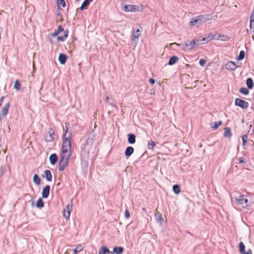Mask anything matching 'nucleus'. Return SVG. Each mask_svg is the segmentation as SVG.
<instances>
[{
  "instance_id": "obj_1",
  "label": "nucleus",
  "mask_w": 254,
  "mask_h": 254,
  "mask_svg": "<svg viewBox=\"0 0 254 254\" xmlns=\"http://www.w3.org/2000/svg\"><path fill=\"white\" fill-rule=\"evenodd\" d=\"M68 132V127L66 126L64 130V133L63 135V143L62 146L61 154H72L71 142V133Z\"/></svg>"
},
{
  "instance_id": "obj_2",
  "label": "nucleus",
  "mask_w": 254,
  "mask_h": 254,
  "mask_svg": "<svg viewBox=\"0 0 254 254\" xmlns=\"http://www.w3.org/2000/svg\"><path fill=\"white\" fill-rule=\"evenodd\" d=\"M206 37L201 38L200 37L191 40V47L205 44L215 38V35L210 33L208 35H205Z\"/></svg>"
},
{
  "instance_id": "obj_3",
  "label": "nucleus",
  "mask_w": 254,
  "mask_h": 254,
  "mask_svg": "<svg viewBox=\"0 0 254 254\" xmlns=\"http://www.w3.org/2000/svg\"><path fill=\"white\" fill-rule=\"evenodd\" d=\"M212 18L211 14L201 15L191 19V27L195 25H199L207 20H211Z\"/></svg>"
},
{
  "instance_id": "obj_4",
  "label": "nucleus",
  "mask_w": 254,
  "mask_h": 254,
  "mask_svg": "<svg viewBox=\"0 0 254 254\" xmlns=\"http://www.w3.org/2000/svg\"><path fill=\"white\" fill-rule=\"evenodd\" d=\"M212 18L211 14L201 15L191 19V27L195 25H199L207 20H211Z\"/></svg>"
},
{
  "instance_id": "obj_5",
  "label": "nucleus",
  "mask_w": 254,
  "mask_h": 254,
  "mask_svg": "<svg viewBox=\"0 0 254 254\" xmlns=\"http://www.w3.org/2000/svg\"><path fill=\"white\" fill-rule=\"evenodd\" d=\"M212 18L211 14L201 15L191 19V27L195 25H199L207 20H211Z\"/></svg>"
},
{
  "instance_id": "obj_6",
  "label": "nucleus",
  "mask_w": 254,
  "mask_h": 254,
  "mask_svg": "<svg viewBox=\"0 0 254 254\" xmlns=\"http://www.w3.org/2000/svg\"><path fill=\"white\" fill-rule=\"evenodd\" d=\"M212 18L211 14L201 15L191 19V27L195 25H199L207 20H211Z\"/></svg>"
},
{
  "instance_id": "obj_7",
  "label": "nucleus",
  "mask_w": 254,
  "mask_h": 254,
  "mask_svg": "<svg viewBox=\"0 0 254 254\" xmlns=\"http://www.w3.org/2000/svg\"><path fill=\"white\" fill-rule=\"evenodd\" d=\"M71 155L69 154H63L60 155V160L59 163V170L63 171L64 170L65 167L67 166L69 160L70 158Z\"/></svg>"
},
{
  "instance_id": "obj_8",
  "label": "nucleus",
  "mask_w": 254,
  "mask_h": 254,
  "mask_svg": "<svg viewBox=\"0 0 254 254\" xmlns=\"http://www.w3.org/2000/svg\"><path fill=\"white\" fill-rule=\"evenodd\" d=\"M124 10L126 12H136L141 11L142 8L138 5L128 4L125 5Z\"/></svg>"
},
{
  "instance_id": "obj_9",
  "label": "nucleus",
  "mask_w": 254,
  "mask_h": 254,
  "mask_svg": "<svg viewBox=\"0 0 254 254\" xmlns=\"http://www.w3.org/2000/svg\"><path fill=\"white\" fill-rule=\"evenodd\" d=\"M235 104L236 106H239L242 109H247L249 106V104L247 101L240 98H236L235 99Z\"/></svg>"
},
{
  "instance_id": "obj_10",
  "label": "nucleus",
  "mask_w": 254,
  "mask_h": 254,
  "mask_svg": "<svg viewBox=\"0 0 254 254\" xmlns=\"http://www.w3.org/2000/svg\"><path fill=\"white\" fill-rule=\"evenodd\" d=\"M235 200L238 204H243L245 203L247 208L250 206V204L248 203V200L246 199L243 195H240L238 197L236 198Z\"/></svg>"
},
{
  "instance_id": "obj_11",
  "label": "nucleus",
  "mask_w": 254,
  "mask_h": 254,
  "mask_svg": "<svg viewBox=\"0 0 254 254\" xmlns=\"http://www.w3.org/2000/svg\"><path fill=\"white\" fill-rule=\"evenodd\" d=\"M55 132L53 128H50L48 135H46L45 140L46 142H51L54 139Z\"/></svg>"
},
{
  "instance_id": "obj_12",
  "label": "nucleus",
  "mask_w": 254,
  "mask_h": 254,
  "mask_svg": "<svg viewBox=\"0 0 254 254\" xmlns=\"http://www.w3.org/2000/svg\"><path fill=\"white\" fill-rule=\"evenodd\" d=\"M72 204H68L66 206V208L64 209L63 211V216L67 220L69 218L70 214V210L72 208Z\"/></svg>"
},
{
  "instance_id": "obj_13",
  "label": "nucleus",
  "mask_w": 254,
  "mask_h": 254,
  "mask_svg": "<svg viewBox=\"0 0 254 254\" xmlns=\"http://www.w3.org/2000/svg\"><path fill=\"white\" fill-rule=\"evenodd\" d=\"M239 65H236V63L232 61L228 62L225 65L226 69L234 71L235 70Z\"/></svg>"
},
{
  "instance_id": "obj_14",
  "label": "nucleus",
  "mask_w": 254,
  "mask_h": 254,
  "mask_svg": "<svg viewBox=\"0 0 254 254\" xmlns=\"http://www.w3.org/2000/svg\"><path fill=\"white\" fill-rule=\"evenodd\" d=\"M50 191V186L49 185H46L42 189V195L43 198H47L48 197Z\"/></svg>"
},
{
  "instance_id": "obj_15",
  "label": "nucleus",
  "mask_w": 254,
  "mask_h": 254,
  "mask_svg": "<svg viewBox=\"0 0 254 254\" xmlns=\"http://www.w3.org/2000/svg\"><path fill=\"white\" fill-rule=\"evenodd\" d=\"M67 59V56L64 53H60L59 55L58 60L61 64H64Z\"/></svg>"
},
{
  "instance_id": "obj_16",
  "label": "nucleus",
  "mask_w": 254,
  "mask_h": 254,
  "mask_svg": "<svg viewBox=\"0 0 254 254\" xmlns=\"http://www.w3.org/2000/svg\"><path fill=\"white\" fill-rule=\"evenodd\" d=\"M44 174L42 175L43 178H45L48 182H51L52 180V175L50 170H46L44 172Z\"/></svg>"
},
{
  "instance_id": "obj_17",
  "label": "nucleus",
  "mask_w": 254,
  "mask_h": 254,
  "mask_svg": "<svg viewBox=\"0 0 254 254\" xmlns=\"http://www.w3.org/2000/svg\"><path fill=\"white\" fill-rule=\"evenodd\" d=\"M134 152V148L132 146H127L125 152V155L126 157V158H129L133 153Z\"/></svg>"
},
{
  "instance_id": "obj_18",
  "label": "nucleus",
  "mask_w": 254,
  "mask_h": 254,
  "mask_svg": "<svg viewBox=\"0 0 254 254\" xmlns=\"http://www.w3.org/2000/svg\"><path fill=\"white\" fill-rule=\"evenodd\" d=\"M124 251V248L122 247H115L111 252V254H122Z\"/></svg>"
},
{
  "instance_id": "obj_19",
  "label": "nucleus",
  "mask_w": 254,
  "mask_h": 254,
  "mask_svg": "<svg viewBox=\"0 0 254 254\" xmlns=\"http://www.w3.org/2000/svg\"><path fill=\"white\" fill-rule=\"evenodd\" d=\"M92 0H84L83 2H82L81 6L76 9V11H78V10H80V11L83 10L84 9H86L88 5H89L90 3Z\"/></svg>"
},
{
  "instance_id": "obj_20",
  "label": "nucleus",
  "mask_w": 254,
  "mask_h": 254,
  "mask_svg": "<svg viewBox=\"0 0 254 254\" xmlns=\"http://www.w3.org/2000/svg\"><path fill=\"white\" fill-rule=\"evenodd\" d=\"M127 142L129 144H133L136 141V135L133 133H129L127 135Z\"/></svg>"
},
{
  "instance_id": "obj_21",
  "label": "nucleus",
  "mask_w": 254,
  "mask_h": 254,
  "mask_svg": "<svg viewBox=\"0 0 254 254\" xmlns=\"http://www.w3.org/2000/svg\"><path fill=\"white\" fill-rule=\"evenodd\" d=\"M58 160V155L56 153H53L49 157L50 162L51 165H55Z\"/></svg>"
},
{
  "instance_id": "obj_22",
  "label": "nucleus",
  "mask_w": 254,
  "mask_h": 254,
  "mask_svg": "<svg viewBox=\"0 0 254 254\" xmlns=\"http://www.w3.org/2000/svg\"><path fill=\"white\" fill-rule=\"evenodd\" d=\"M9 106H10V103H7L3 107V108H2V109L1 110V115L2 116V117H5L7 114Z\"/></svg>"
},
{
  "instance_id": "obj_23",
  "label": "nucleus",
  "mask_w": 254,
  "mask_h": 254,
  "mask_svg": "<svg viewBox=\"0 0 254 254\" xmlns=\"http://www.w3.org/2000/svg\"><path fill=\"white\" fill-rule=\"evenodd\" d=\"M111 253L109 249L105 246H102L100 247L99 251V254H107Z\"/></svg>"
},
{
  "instance_id": "obj_24",
  "label": "nucleus",
  "mask_w": 254,
  "mask_h": 254,
  "mask_svg": "<svg viewBox=\"0 0 254 254\" xmlns=\"http://www.w3.org/2000/svg\"><path fill=\"white\" fill-rule=\"evenodd\" d=\"M64 36H59L57 37V40L59 41H62L64 42L65 39L68 37V30L66 29L65 30H64Z\"/></svg>"
},
{
  "instance_id": "obj_25",
  "label": "nucleus",
  "mask_w": 254,
  "mask_h": 254,
  "mask_svg": "<svg viewBox=\"0 0 254 254\" xmlns=\"http://www.w3.org/2000/svg\"><path fill=\"white\" fill-rule=\"evenodd\" d=\"M178 61L179 58L177 56H172L169 60L168 64L170 65H174L177 63Z\"/></svg>"
},
{
  "instance_id": "obj_26",
  "label": "nucleus",
  "mask_w": 254,
  "mask_h": 254,
  "mask_svg": "<svg viewBox=\"0 0 254 254\" xmlns=\"http://www.w3.org/2000/svg\"><path fill=\"white\" fill-rule=\"evenodd\" d=\"M215 38H214L213 39H216V40H219L221 41H228L230 39V38L225 35H219L218 36H217L216 34H215Z\"/></svg>"
},
{
  "instance_id": "obj_27",
  "label": "nucleus",
  "mask_w": 254,
  "mask_h": 254,
  "mask_svg": "<svg viewBox=\"0 0 254 254\" xmlns=\"http://www.w3.org/2000/svg\"><path fill=\"white\" fill-rule=\"evenodd\" d=\"M36 206L37 208L41 209L44 206V202L42 198H39L36 202Z\"/></svg>"
},
{
  "instance_id": "obj_28",
  "label": "nucleus",
  "mask_w": 254,
  "mask_h": 254,
  "mask_svg": "<svg viewBox=\"0 0 254 254\" xmlns=\"http://www.w3.org/2000/svg\"><path fill=\"white\" fill-rule=\"evenodd\" d=\"M33 182L37 186H39L41 184V179L37 174H35L33 178Z\"/></svg>"
},
{
  "instance_id": "obj_29",
  "label": "nucleus",
  "mask_w": 254,
  "mask_h": 254,
  "mask_svg": "<svg viewBox=\"0 0 254 254\" xmlns=\"http://www.w3.org/2000/svg\"><path fill=\"white\" fill-rule=\"evenodd\" d=\"M173 191L176 194H178L181 192L180 186L176 184L173 186Z\"/></svg>"
},
{
  "instance_id": "obj_30",
  "label": "nucleus",
  "mask_w": 254,
  "mask_h": 254,
  "mask_svg": "<svg viewBox=\"0 0 254 254\" xmlns=\"http://www.w3.org/2000/svg\"><path fill=\"white\" fill-rule=\"evenodd\" d=\"M83 249V247L81 245H78L76 247L72 250L74 254H77L79 252L82 251Z\"/></svg>"
},
{
  "instance_id": "obj_31",
  "label": "nucleus",
  "mask_w": 254,
  "mask_h": 254,
  "mask_svg": "<svg viewBox=\"0 0 254 254\" xmlns=\"http://www.w3.org/2000/svg\"><path fill=\"white\" fill-rule=\"evenodd\" d=\"M222 124V122L221 121H219L218 122H214L213 123H212L211 124V127L214 129H217L219 127H220L221 125Z\"/></svg>"
},
{
  "instance_id": "obj_32",
  "label": "nucleus",
  "mask_w": 254,
  "mask_h": 254,
  "mask_svg": "<svg viewBox=\"0 0 254 254\" xmlns=\"http://www.w3.org/2000/svg\"><path fill=\"white\" fill-rule=\"evenodd\" d=\"M224 129H225V131H224V136L225 137L230 138L231 136V135H232L231 131L230 128H229V127H225Z\"/></svg>"
},
{
  "instance_id": "obj_33",
  "label": "nucleus",
  "mask_w": 254,
  "mask_h": 254,
  "mask_svg": "<svg viewBox=\"0 0 254 254\" xmlns=\"http://www.w3.org/2000/svg\"><path fill=\"white\" fill-rule=\"evenodd\" d=\"M246 84H247V86L249 89H251L253 88V87L254 86V83H253V79L251 78H249L247 79Z\"/></svg>"
},
{
  "instance_id": "obj_34",
  "label": "nucleus",
  "mask_w": 254,
  "mask_h": 254,
  "mask_svg": "<svg viewBox=\"0 0 254 254\" xmlns=\"http://www.w3.org/2000/svg\"><path fill=\"white\" fill-rule=\"evenodd\" d=\"M155 218L156 219V221L157 222H159L161 223V220H162V215L158 211L155 212Z\"/></svg>"
},
{
  "instance_id": "obj_35",
  "label": "nucleus",
  "mask_w": 254,
  "mask_h": 254,
  "mask_svg": "<svg viewBox=\"0 0 254 254\" xmlns=\"http://www.w3.org/2000/svg\"><path fill=\"white\" fill-rule=\"evenodd\" d=\"M156 143L154 141L150 140L147 143V148L149 150H153Z\"/></svg>"
},
{
  "instance_id": "obj_36",
  "label": "nucleus",
  "mask_w": 254,
  "mask_h": 254,
  "mask_svg": "<svg viewBox=\"0 0 254 254\" xmlns=\"http://www.w3.org/2000/svg\"><path fill=\"white\" fill-rule=\"evenodd\" d=\"M239 250L241 254H245V246L243 242L239 243Z\"/></svg>"
},
{
  "instance_id": "obj_37",
  "label": "nucleus",
  "mask_w": 254,
  "mask_h": 254,
  "mask_svg": "<svg viewBox=\"0 0 254 254\" xmlns=\"http://www.w3.org/2000/svg\"><path fill=\"white\" fill-rule=\"evenodd\" d=\"M20 87H21V84H20V82L18 80H17V79L16 80L14 83V88L16 90L18 91L20 89Z\"/></svg>"
},
{
  "instance_id": "obj_38",
  "label": "nucleus",
  "mask_w": 254,
  "mask_h": 254,
  "mask_svg": "<svg viewBox=\"0 0 254 254\" xmlns=\"http://www.w3.org/2000/svg\"><path fill=\"white\" fill-rule=\"evenodd\" d=\"M190 42L189 41H188L187 42H186L185 43V44L182 45L183 48L184 50H185L190 49Z\"/></svg>"
},
{
  "instance_id": "obj_39",
  "label": "nucleus",
  "mask_w": 254,
  "mask_h": 254,
  "mask_svg": "<svg viewBox=\"0 0 254 254\" xmlns=\"http://www.w3.org/2000/svg\"><path fill=\"white\" fill-rule=\"evenodd\" d=\"M245 56V52L244 51H241L240 52L239 56L237 58L238 61H241L243 60Z\"/></svg>"
},
{
  "instance_id": "obj_40",
  "label": "nucleus",
  "mask_w": 254,
  "mask_h": 254,
  "mask_svg": "<svg viewBox=\"0 0 254 254\" xmlns=\"http://www.w3.org/2000/svg\"><path fill=\"white\" fill-rule=\"evenodd\" d=\"M240 92L244 95H247L249 94V91L247 88L243 87L240 89Z\"/></svg>"
},
{
  "instance_id": "obj_41",
  "label": "nucleus",
  "mask_w": 254,
  "mask_h": 254,
  "mask_svg": "<svg viewBox=\"0 0 254 254\" xmlns=\"http://www.w3.org/2000/svg\"><path fill=\"white\" fill-rule=\"evenodd\" d=\"M106 101L107 103H108L110 105H111L113 107H115V105L114 104V101L110 99L109 97L107 96Z\"/></svg>"
},
{
  "instance_id": "obj_42",
  "label": "nucleus",
  "mask_w": 254,
  "mask_h": 254,
  "mask_svg": "<svg viewBox=\"0 0 254 254\" xmlns=\"http://www.w3.org/2000/svg\"><path fill=\"white\" fill-rule=\"evenodd\" d=\"M140 32V30L139 29H137L134 33L133 34V40H134V39L138 38L140 36V34H139V32Z\"/></svg>"
},
{
  "instance_id": "obj_43",
  "label": "nucleus",
  "mask_w": 254,
  "mask_h": 254,
  "mask_svg": "<svg viewBox=\"0 0 254 254\" xmlns=\"http://www.w3.org/2000/svg\"><path fill=\"white\" fill-rule=\"evenodd\" d=\"M58 4H61L63 7H65L66 6V3L64 0H57Z\"/></svg>"
},
{
  "instance_id": "obj_44",
  "label": "nucleus",
  "mask_w": 254,
  "mask_h": 254,
  "mask_svg": "<svg viewBox=\"0 0 254 254\" xmlns=\"http://www.w3.org/2000/svg\"><path fill=\"white\" fill-rule=\"evenodd\" d=\"M248 139V135L247 134H245L242 136V140H243V145H245Z\"/></svg>"
},
{
  "instance_id": "obj_45",
  "label": "nucleus",
  "mask_w": 254,
  "mask_h": 254,
  "mask_svg": "<svg viewBox=\"0 0 254 254\" xmlns=\"http://www.w3.org/2000/svg\"><path fill=\"white\" fill-rule=\"evenodd\" d=\"M93 138H90V137H88L86 140V144H92L93 143Z\"/></svg>"
},
{
  "instance_id": "obj_46",
  "label": "nucleus",
  "mask_w": 254,
  "mask_h": 254,
  "mask_svg": "<svg viewBox=\"0 0 254 254\" xmlns=\"http://www.w3.org/2000/svg\"><path fill=\"white\" fill-rule=\"evenodd\" d=\"M206 61L203 59H200L199 62L200 65L201 66H204L206 64Z\"/></svg>"
},
{
  "instance_id": "obj_47",
  "label": "nucleus",
  "mask_w": 254,
  "mask_h": 254,
  "mask_svg": "<svg viewBox=\"0 0 254 254\" xmlns=\"http://www.w3.org/2000/svg\"><path fill=\"white\" fill-rule=\"evenodd\" d=\"M130 212L128 210L126 209L125 211V217L126 218H128L130 217Z\"/></svg>"
},
{
  "instance_id": "obj_48",
  "label": "nucleus",
  "mask_w": 254,
  "mask_h": 254,
  "mask_svg": "<svg viewBox=\"0 0 254 254\" xmlns=\"http://www.w3.org/2000/svg\"><path fill=\"white\" fill-rule=\"evenodd\" d=\"M64 31V29L63 28V27L61 25H59L58 26V30H57V31L59 32V33L60 34V33H61L62 32H63Z\"/></svg>"
},
{
  "instance_id": "obj_49",
  "label": "nucleus",
  "mask_w": 254,
  "mask_h": 254,
  "mask_svg": "<svg viewBox=\"0 0 254 254\" xmlns=\"http://www.w3.org/2000/svg\"><path fill=\"white\" fill-rule=\"evenodd\" d=\"M239 163H246V159H245L243 157H241V158H239Z\"/></svg>"
},
{
  "instance_id": "obj_50",
  "label": "nucleus",
  "mask_w": 254,
  "mask_h": 254,
  "mask_svg": "<svg viewBox=\"0 0 254 254\" xmlns=\"http://www.w3.org/2000/svg\"><path fill=\"white\" fill-rule=\"evenodd\" d=\"M149 82H150V83L152 85L154 84L155 82V80L153 78H150L149 79Z\"/></svg>"
},
{
  "instance_id": "obj_51",
  "label": "nucleus",
  "mask_w": 254,
  "mask_h": 254,
  "mask_svg": "<svg viewBox=\"0 0 254 254\" xmlns=\"http://www.w3.org/2000/svg\"><path fill=\"white\" fill-rule=\"evenodd\" d=\"M59 34V32L57 31H56L53 34H52V36L56 37Z\"/></svg>"
},
{
  "instance_id": "obj_52",
  "label": "nucleus",
  "mask_w": 254,
  "mask_h": 254,
  "mask_svg": "<svg viewBox=\"0 0 254 254\" xmlns=\"http://www.w3.org/2000/svg\"><path fill=\"white\" fill-rule=\"evenodd\" d=\"M252 254V252L251 249H249L247 252H245V254Z\"/></svg>"
},
{
  "instance_id": "obj_53",
  "label": "nucleus",
  "mask_w": 254,
  "mask_h": 254,
  "mask_svg": "<svg viewBox=\"0 0 254 254\" xmlns=\"http://www.w3.org/2000/svg\"><path fill=\"white\" fill-rule=\"evenodd\" d=\"M57 17H60L61 18H62V15L61 14V13L60 12H58L57 14ZM61 20H63L62 19H61Z\"/></svg>"
},
{
  "instance_id": "obj_54",
  "label": "nucleus",
  "mask_w": 254,
  "mask_h": 254,
  "mask_svg": "<svg viewBox=\"0 0 254 254\" xmlns=\"http://www.w3.org/2000/svg\"><path fill=\"white\" fill-rule=\"evenodd\" d=\"M4 98V96H2L0 98V103H2L3 102Z\"/></svg>"
},
{
  "instance_id": "obj_55",
  "label": "nucleus",
  "mask_w": 254,
  "mask_h": 254,
  "mask_svg": "<svg viewBox=\"0 0 254 254\" xmlns=\"http://www.w3.org/2000/svg\"><path fill=\"white\" fill-rule=\"evenodd\" d=\"M30 201H31V205L32 206H33L34 205V200L33 199H31Z\"/></svg>"
},
{
  "instance_id": "obj_56",
  "label": "nucleus",
  "mask_w": 254,
  "mask_h": 254,
  "mask_svg": "<svg viewBox=\"0 0 254 254\" xmlns=\"http://www.w3.org/2000/svg\"><path fill=\"white\" fill-rule=\"evenodd\" d=\"M57 9L59 11L62 10V8L60 7V6L59 4H58Z\"/></svg>"
},
{
  "instance_id": "obj_57",
  "label": "nucleus",
  "mask_w": 254,
  "mask_h": 254,
  "mask_svg": "<svg viewBox=\"0 0 254 254\" xmlns=\"http://www.w3.org/2000/svg\"><path fill=\"white\" fill-rule=\"evenodd\" d=\"M3 118V117H2L1 115H0V122H1V121L2 120V118Z\"/></svg>"
},
{
  "instance_id": "obj_58",
  "label": "nucleus",
  "mask_w": 254,
  "mask_h": 254,
  "mask_svg": "<svg viewBox=\"0 0 254 254\" xmlns=\"http://www.w3.org/2000/svg\"><path fill=\"white\" fill-rule=\"evenodd\" d=\"M186 66H188V67H189V66H190V64H186Z\"/></svg>"
},
{
  "instance_id": "obj_59",
  "label": "nucleus",
  "mask_w": 254,
  "mask_h": 254,
  "mask_svg": "<svg viewBox=\"0 0 254 254\" xmlns=\"http://www.w3.org/2000/svg\"><path fill=\"white\" fill-rule=\"evenodd\" d=\"M89 134H94V133L92 131Z\"/></svg>"
},
{
  "instance_id": "obj_60",
  "label": "nucleus",
  "mask_w": 254,
  "mask_h": 254,
  "mask_svg": "<svg viewBox=\"0 0 254 254\" xmlns=\"http://www.w3.org/2000/svg\"><path fill=\"white\" fill-rule=\"evenodd\" d=\"M60 185V183H58L57 184V186H59Z\"/></svg>"
},
{
  "instance_id": "obj_61",
  "label": "nucleus",
  "mask_w": 254,
  "mask_h": 254,
  "mask_svg": "<svg viewBox=\"0 0 254 254\" xmlns=\"http://www.w3.org/2000/svg\"><path fill=\"white\" fill-rule=\"evenodd\" d=\"M185 58V61H188V60L185 58Z\"/></svg>"
},
{
  "instance_id": "obj_62",
  "label": "nucleus",
  "mask_w": 254,
  "mask_h": 254,
  "mask_svg": "<svg viewBox=\"0 0 254 254\" xmlns=\"http://www.w3.org/2000/svg\"><path fill=\"white\" fill-rule=\"evenodd\" d=\"M189 24L190 25V21L189 22Z\"/></svg>"
},
{
  "instance_id": "obj_63",
  "label": "nucleus",
  "mask_w": 254,
  "mask_h": 254,
  "mask_svg": "<svg viewBox=\"0 0 254 254\" xmlns=\"http://www.w3.org/2000/svg\"><path fill=\"white\" fill-rule=\"evenodd\" d=\"M174 44H177L176 43H174L173 44H172V45H174Z\"/></svg>"
},
{
  "instance_id": "obj_64",
  "label": "nucleus",
  "mask_w": 254,
  "mask_h": 254,
  "mask_svg": "<svg viewBox=\"0 0 254 254\" xmlns=\"http://www.w3.org/2000/svg\"><path fill=\"white\" fill-rule=\"evenodd\" d=\"M1 103H0V106H1Z\"/></svg>"
}]
</instances>
